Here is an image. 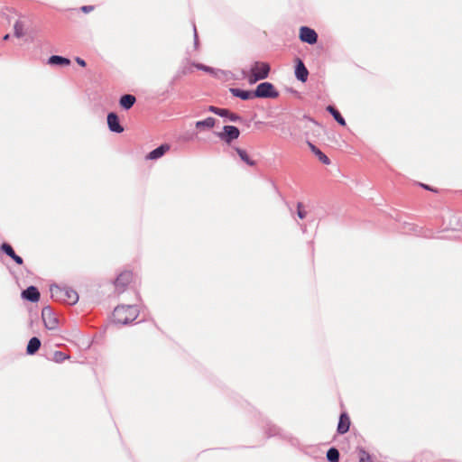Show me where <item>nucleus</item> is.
Listing matches in <instances>:
<instances>
[{"label": "nucleus", "instance_id": "f257e3e1", "mask_svg": "<svg viewBox=\"0 0 462 462\" xmlns=\"http://www.w3.org/2000/svg\"><path fill=\"white\" fill-rule=\"evenodd\" d=\"M270 70L271 68L267 62L254 61L252 63L249 72L243 71V75L250 84H254L259 80L266 79Z\"/></svg>", "mask_w": 462, "mask_h": 462}, {"label": "nucleus", "instance_id": "f03ea898", "mask_svg": "<svg viewBox=\"0 0 462 462\" xmlns=\"http://www.w3.org/2000/svg\"><path fill=\"white\" fill-rule=\"evenodd\" d=\"M114 320L119 324H127L138 316V310L134 306H119L114 310Z\"/></svg>", "mask_w": 462, "mask_h": 462}, {"label": "nucleus", "instance_id": "7ed1b4c3", "mask_svg": "<svg viewBox=\"0 0 462 462\" xmlns=\"http://www.w3.org/2000/svg\"><path fill=\"white\" fill-rule=\"evenodd\" d=\"M254 97H262V98H275L279 96L278 91L275 89L274 86L270 82H263L257 86L256 89L254 92Z\"/></svg>", "mask_w": 462, "mask_h": 462}, {"label": "nucleus", "instance_id": "20e7f679", "mask_svg": "<svg viewBox=\"0 0 462 462\" xmlns=\"http://www.w3.org/2000/svg\"><path fill=\"white\" fill-rule=\"evenodd\" d=\"M42 318L46 328L53 330L58 328V319L51 308L45 307L42 309Z\"/></svg>", "mask_w": 462, "mask_h": 462}, {"label": "nucleus", "instance_id": "39448f33", "mask_svg": "<svg viewBox=\"0 0 462 462\" xmlns=\"http://www.w3.org/2000/svg\"><path fill=\"white\" fill-rule=\"evenodd\" d=\"M240 131L236 126L234 125H226L223 128V132L218 133L217 136L225 141L226 143H229L233 140H236L239 137Z\"/></svg>", "mask_w": 462, "mask_h": 462}, {"label": "nucleus", "instance_id": "423d86ee", "mask_svg": "<svg viewBox=\"0 0 462 462\" xmlns=\"http://www.w3.org/2000/svg\"><path fill=\"white\" fill-rule=\"evenodd\" d=\"M300 38L304 42L313 44L317 42L318 35L314 30L309 27H301Z\"/></svg>", "mask_w": 462, "mask_h": 462}, {"label": "nucleus", "instance_id": "0eeeda50", "mask_svg": "<svg viewBox=\"0 0 462 462\" xmlns=\"http://www.w3.org/2000/svg\"><path fill=\"white\" fill-rule=\"evenodd\" d=\"M107 125L110 131L115 133H122L124 128L119 123L118 116L115 113H109L107 116Z\"/></svg>", "mask_w": 462, "mask_h": 462}, {"label": "nucleus", "instance_id": "6e6552de", "mask_svg": "<svg viewBox=\"0 0 462 462\" xmlns=\"http://www.w3.org/2000/svg\"><path fill=\"white\" fill-rule=\"evenodd\" d=\"M308 75H309V72H308L306 67L304 66L303 62L300 60H297V65H296V69H295L296 78L299 80L305 82L307 80Z\"/></svg>", "mask_w": 462, "mask_h": 462}, {"label": "nucleus", "instance_id": "1a4fd4ad", "mask_svg": "<svg viewBox=\"0 0 462 462\" xmlns=\"http://www.w3.org/2000/svg\"><path fill=\"white\" fill-rule=\"evenodd\" d=\"M169 149H170L169 145L162 144V145L159 146L158 148L154 149L153 151H152L151 152H149L146 155V159L157 160V159L161 158L162 156H163Z\"/></svg>", "mask_w": 462, "mask_h": 462}, {"label": "nucleus", "instance_id": "9d476101", "mask_svg": "<svg viewBox=\"0 0 462 462\" xmlns=\"http://www.w3.org/2000/svg\"><path fill=\"white\" fill-rule=\"evenodd\" d=\"M23 297L28 300L35 302L38 301L40 298V293L35 287L30 286L29 288L23 291Z\"/></svg>", "mask_w": 462, "mask_h": 462}, {"label": "nucleus", "instance_id": "9b49d317", "mask_svg": "<svg viewBox=\"0 0 462 462\" xmlns=\"http://www.w3.org/2000/svg\"><path fill=\"white\" fill-rule=\"evenodd\" d=\"M60 292L64 296L63 300L66 301L68 304H75L79 300L77 292L73 290H63Z\"/></svg>", "mask_w": 462, "mask_h": 462}, {"label": "nucleus", "instance_id": "f8f14e48", "mask_svg": "<svg viewBox=\"0 0 462 462\" xmlns=\"http://www.w3.org/2000/svg\"><path fill=\"white\" fill-rule=\"evenodd\" d=\"M230 92L233 94V96L240 97L243 100H248V99L254 97V92H251L248 90H242L239 88H231Z\"/></svg>", "mask_w": 462, "mask_h": 462}, {"label": "nucleus", "instance_id": "ddd939ff", "mask_svg": "<svg viewBox=\"0 0 462 462\" xmlns=\"http://www.w3.org/2000/svg\"><path fill=\"white\" fill-rule=\"evenodd\" d=\"M349 418L346 414H341L337 426V431L341 434L346 433L349 430Z\"/></svg>", "mask_w": 462, "mask_h": 462}, {"label": "nucleus", "instance_id": "4468645a", "mask_svg": "<svg viewBox=\"0 0 462 462\" xmlns=\"http://www.w3.org/2000/svg\"><path fill=\"white\" fill-rule=\"evenodd\" d=\"M2 250L7 254L9 255L10 257H12L14 259V261H15L16 263L18 264H22L23 263V259L15 254L14 251L13 250L12 246L8 244H3L2 245Z\"/></svg>", "mask_w": 462, "mask_h": 462}, {"label": "nucleus", "instance_id": "2eb2a0df", "mask_svg": "<svg viewBox=\"0 0 462 462\" xmlns=\"http://www.w3.org/2000/svg\"><path fill=\"white\" fill-rule=\"evenodd\" d=\"M216 119L213 117H208L205 120L198 121L196 127L198 129H211L215 126Z\"/></svg>", "mask_w": 462, "mask_h": 462}, {"label": "nucleus", "instance_id": "dca6fc26", "mask_svg": "<svg viewBox=\"0 0 462 462\" xmlns=\"http://www.w3.org/2000/svg\"><path fill=\"white\" fill-rule=\"evenodd\" d=\"M48 63L51 65H61L68 66L70 64V60L67 58H63L61 56L53 55L50 57Z\"/></svg>", "mask_w": 462, "mask_h": 462}, {"label": "nucleus", "instance_id": "f3484780", "mask_svg": "<svg viewBox=\"0 0 462 462\" xmlns=\"http://www.w3.org/2000/svg\"><path fill=\"white\" fill-rule=\"evenodd\" d=\"M41 346V341L37 337H32L27 345V353L32 355L38 351Z\"/></svg>", "mask_w": 462, "mask_h": 462}, {"label": "nucleus", "instance_id": "a211bd4d", "mask_svg": "<svg viewBox=\"0 0 462 462\" xmlns=\"http://www.w3.org/2000/svg\"><path fill=\"white\" fill-rule=\"evenodd\" d=\"M134 102L135 97L132 95H125L120 98V105L125 109L131 108Z\"/></svg>", "mask_w": 462, "mask_h": 462}, {"label": "nucleus", "instance_id": "6ab92c4d", "mask_svg": "<svg viewBox=\"0 0 462 462\" xmlns=\"http://www.w3.org/2000/svg\"><path fill=\"white\" fill-rule=\"evenodd\" d=\"M236 151L238 154V156L240 157V159L245 162L246 164L250 165V166H254L255 164L254 161H253L249 155L247 154V152L243 150V149H240V148H236Z\"/></svg>", "mask_w": 462, "mask_h": 462}, {"label": "nucleus", "instance_id": "aec40b11", "mask_svg": "<svg viewBox=\"0 0 462 462\" xmlns=\"http://www.w3.org/2000/svg\"><path fill=\"white\" fill-rule=\"evenodd\" d=\"M131 280H132L131 273H129V272L123 273L117 277V279L116 281V286L125 285V283L129 282Z\"/></svg>", "mask_w": 462, "mask_h": 462}, {"label": "nucleus", "instance_id": "412c9836", "mask_svg": "<svg viewBox=\"0 0 462 462\" xmlns=\"http://www.w3.org/2000/svg\"><path fill=\"white\" fill-rule=\"evenodd\" d=\"M327 109L333 116V117L335 118V120L337 123H339L341 125H346L345 119L341 116V115L339 114V112L337 109H335L331 106H328Z\"/></svg>", "mask_w": 462, "mask_h": 462}, {"label": "nucleus", "instance_id": "4be33fe9", "mask_svg": "<svg viewBox=\"0 0 462 462\" xmlns=\"http://www.w3.org/2000/svg\"><path fill=\"white\" fill-rule=\"evenodd\" d=\"M327 457L329 462H338V459H339L338 450L335 448H329L327 453Z\"/></svg>", "mask_w": 462, "mask_h": 462}, {"label": "nucleus", "instance_id": "5701e85b", "mask_svg": "<svg viewBox=\"0 0 462 462\" xmlns=\"http://www.w3.org/2000/svg\"><path fill=\"white\" fill-rule=\"evenodd\" d=\"M14 35L18 38H21L24 35L23 25L21 22H16L14 24Z\"/></svg>", "mask_w": 462, "mask_h": 462}, {"label": "nucleus", "instance_id": "b1692460", "mask_svg": "<svg viewBox=\"0 0 462 462\" xmlns=\"http://www.w3.org/2000/svg\"><path fill=\"white\" fill-rule=\"evenodd\" d=\"M209 111L220 116H227V115L229 114V111L226 110V109H221V108H217V107H215V106H209Z\"/></svg>", "mask_w": 462, "mask_h": 462}, {"label": "nucleus", "instance_id": "393cba45", "mask_svg": "<svg viewBox=\"0 0 462 462\" xmlns=\"http://www.w3.org/2000/svg\"><path fill=\"white\" fill-rule=\"evenodd\" d=\"M359 462H373L371 456L365 450L359 451Z\"/></svg>", "mask_w": 462, "mask_h": 462}, {"label": "nucleus", "instance_id": "a878e982", "mask_svg": "<svg viewBox=\"0 0 462 462\" xmlns=\"http://www.w3.org/2000/svg\"><path fill=\"white\" fill-rule=\"evenodd\" d=\"M316 154L319 156V159L325 164H329L330 161L329 159L328 158L327 155H325L322 152H320L319 150H318L316 152Z\"/></svg>", "mask_w": 462, "mask_h": 462}, {"label": "nucleus", "instance_id": "bb28decb", "mask_svg": "<svg viewBox=\"0 0 462 462\" xmlns=\"http://www.w3.org/2000/svg\"><path fill=\"white\" fill-rule=\"evenodd\" d=\"M298 216L300 218H304L306 217V211L301 208L300 205L298 206Z\"/></svg>", "mask_w": 462, "mask_h": 462}, {"label": "nucleus", "instance_id": "cd10ccee", "mask_svg": "<svg viewBox=\"0 0 462 462\" xmlns=\"http://www.w3.org/2000/svg\"><path fill=\"white\" fill-rule=\"evenodd\" d=\"M196 67H197L199 69H202V70H204V71H206V72H212V71H213V69H212L211 68L207 67V66L202 65V64H198V65H196Z\"/></svg>", "mask_w": 462, "mask_h": 462}, {"label": "nucleus", "instance_id": "c85d7f7f", "mask_svg": "<svg viewBox=\"0 0 462 462\" xmlns=\"http://www.w3.org/2000/svg\"><path fill=\"white\" fill-rule=\"evenodd\" d=\"M76 61L79 65H80L81 67H85L86 66V62L84 60L80 59V58H76Z\"/></svg>", "mask_w": 462, "mask_h": 462}, {"label": "nucleus", "instance_id": "c756f323", "mask_svg": "<svg viewBox=\"0 0 462 462\" xmlns=\"http://www.w3.org/2000/svg\"><path fill=\"white\" fill-rule=\"evenodd\" d=\"M227 116H229V119H230L231 121H236V120L238 119V116H236L235 114H232V113H229V114L227 115Z\"/></svg>", "mask_w": 462, "mask_h": 462}, {"label": "nucleus", "instance_id": "7c9ffc66", "mask_svg": "<svg viewBox=\"0 0 462 462\" xmlns=\"http://www.w3.org/2000/svg\"><path fill=\"white\" fill-rule=\"evenodd\" d=\"M92 9H93L92 6H83L82 7L83 12H85V13H88V12L91 11Z\"/></svg>", "mask_w": 462, "mask_h": 462}, {"label": "nucleus", "instance_id": "2f4dec72", "mask_svg": "<svg viewBox=\"0 0 462 462\" xmlns=\"http://www.w3.org/2000/svg\"><path fill=\"white\" fill-rule=\"evenodd\" d=\"M194 32H195V38H197V30H196V28H194Z\"/></svg>", "mask_w": 462, "mask_h": 462}, {"label": "nucleus", "instance_id": "473e14b6", "mask_svg": "<svg viewBox=\"0 0 462 462\" xmlns=\"http://www.w3.org/2000/svg\"><path fill=\"white\" fill-rule=\"evenodd\" d=\"M9 35L5 36V40H8Z\"/></svg>", "mask_w": 462, "mask_h": 462}]
</instances>
